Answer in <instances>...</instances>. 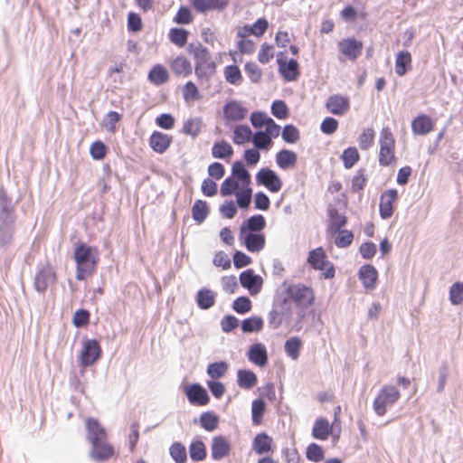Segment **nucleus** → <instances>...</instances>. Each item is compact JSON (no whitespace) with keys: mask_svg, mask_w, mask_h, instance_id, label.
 <instances>
[{"mask_svg":"<svg viewBox=\"0 0 463 463\" xmlns=\"http://www.w3.org/2000/svg\"><path fill=\"white\" fill-rule=\"evenodd\" d=\"M239 279L241 287L246 288L251 296H256L262 288L263 279L260 275L255 274L252 269L242 271Z\"/></svg>","mask_w":463,"mask_h":463,"instance_id":"nucleus-12","label":"nucleus"},{"mask_svg":"<svg viewBox=\"0 0 463 463\" xmlns=\"http://www.w3.org/2000/svg\"><path fill=\"white\" fill-rule=\"evenodd\" d=\"M212 458L214 460H220L228 456L231 451V445L225 437L219 435L212 439Z\"/></svg>","mask_w":463,"mask_h":463,"instance_id":"nucleus-24","label":"nucleus"},{"mask_svg":"<svg viewBox=\"0 0 463 463\" xmlns=\"http://www.w3.org/2000/svg\"><path fill=\"white\" fill-rule=\"evenodd\" d=\"M169 455L175 463H185L187 461V452L184 445L179 441H175L169 448Z\"/></svg>","mask_w":463,"mask_h":463,"instance_id":"nucleus-47","label":"nucleus"},{"mask_svg":"<svg viewBox=\"0 0 463 463\" xmlns=\"http://www.w3.org/2000/svg\"><path fill=\"white\" fill-rule=\"evenodd\" d=\"M327 215L329 218L328 231L331 233L339 232L347 223V217L335 207L329 206L327 208Z\"/></svg>","mask_w":463,"mask_h":463,"instance_id":"nucleus-27","label":"nucleus"},{"mask_svg":"<svg viewBox=\"0 0 463 463\" xmlns=\"http://www.w3.org/2000/svg\"><path fill=\"white\" fill-rule=\"evenodd\" d=\"M411 55L407 51H401L397 53L395 61V72L399 76H403L411 69Z\"/></svg>","mask_w":463,"mask_h":463,"instance_id":"nucleus-40","label":"nucleus"},{"mask_svg":"<svg viewBox=\"0 0 463 463\" xmlns=\"http://www.w3.org/2000/svg\"><path fill=\"white\" fill-rule=\"evenodd\" d=\"M74 260L76 262V279L84 280L95 270L98 257L97 250L86 243H80L74 250Z\"/></svg>","mask_w":463,"mask_h":463,"instance_id":"nucleus-2","label":"nucleus"},{"mask_svg":"<svg viewBox=\"0 0 463 463\" xmlns=\"http://www.w3.org/2000/svg\"><path fill=\"white\" fill-rule=\"evenodd\" d=\"M258 383L257 375L249 369H240L237 371V384L240 388L250 390Z\"/></svg>","mask_w":463,"mask_h":463,"instance_id":"nucleus-33","label":"nucleus"},{"mask_svg":"<svg viewBox=\"0 0 463 463\" xmlns=\"http://www.w3.org/2000/svg\"><path fill=\"white\" fill-rule=\"evenodd\" d=\"M252 142L258 150H266L272 144V140L262 130L255 132Z\"/></svg>","mask_w":463,"mask_h":463,"instance_id":"nucleus-62","label":"nucleus"},{"mask_svg":"<svg viewBox=\"0 0 463 463\" xmlns=\"http://www.w3.org/2000/svg\"><path fill=\"white\" fill-rule=\"evenodd\" d=\"M293 317L291 303L287 298H277L268 315V321L270 327L277 329L282 324L289 325Z\"/></svg>","mask_w":463,"mask_h":463,"instance_id":"nucleus-3","label":"nucleus"},{"mask_svg":"<svg viewBox=\"0 0 463 463\" xmlns=\"http://www.w3.org/2000/svg\"><path fill=\"white\" fill-rule=\"evenodd\" d=\"M229 364L225 361L213 362L208 364L206 373L212 379L222 378L228 371Z\"/></svg>","mask_w":463,"mask_h":463,"instance_id":"nucleus-46","label":"nucleus"},{"mask_svg":"<svg viewBox=\"0 0 463 463\" xmlns=\"http://www.w3.org/2000/svg\"><path fill=\"white\" fill-rule=\"evenodd\" d=\"M244 71L253 83H258L262 76L260 68L254 61H249L244 65Z\"/></svg>","mask_w":463,"mask_h":463,"instance_id":"nucleus-64","label":"nucleus"},{"mask_svg":"<svg viewBox=\"0 0 463 463\" xmlns=\"http://www.w3.org/2000/svg\"><path fill=\"white\" fill-rule=\"evenodd\" d=\"M307 262L309 265L317 270L326 271L323 273L325 279H333L335 274L334 265L327 260L324 250L319 247L309 251Z\"/></svg>","mask_w":463,"mask_h":463,"instance_id":"nucleus-7","label":"nucleus"},{"mask_svg":"<svg viewBox=\"0 0 463 463\" xmlns=\"http://www.w3.org/2000/svg\"><path fill=\"white\" fill-rule=\"evenodd\" d=\"M306 458L309 461L320 462L325 458V452L320 445L313 442L307 448Z\"/></svg>","mask_w":463,"mask_h":463,"instance_id":"nucleus-57","label":"nucleus"},{"mask_svg":"<svg viewBox=\"0 0 463 463\" xmlns=\"http://www.w3.org/2000/svg\"><path fill=\"white\" fill-rule=\"evenodd\" d=\"M282 139L288 144H295L300 138L299 130L293 124H287L284 126L281 132Z\"/></svg>","mask_w":463,"mask_h":463,"instance_id":"nucleus-54","label":"nucleus"},{"mask_svg":"<svg viewBox=\"0 0 463 463\" xmlns=\"http://www.w3.org/2000/svg\"><path fill=\"white\" fill-rule=\"evenodd\" d=\"M171 69L177 76L188 77L193 71L191 62L183 56H177L171 64Z\"/></svg>","mask_w":463,"mask_h":463,"instance_id":"nucleus-38","label":"nucleus"},{"mask_svg":"<svg viewBox=\"0 0 463 463\" xmlns=\"http://www.w3.org/2000/svg\"><path fill=\"white\" fill-rule=\"evenodd\" d=\"M231 176L239 181L242 186H248L250 184V174L241 160L232 164Z\"/></svg>","mask_w":463,"mask_h":463,"instance_id":"nucleus-34","label":"nucleus"},{"mask_svg":"<svg viewBox=\"0 0 463 463\" xmlns=\"http://www.w3.org/2000/svg\"><path fill=\"white\" fill-rule=\"evenodd\" d=\"M202 120L199 118L187 119L183 126V132L195 137L201 131Z\"/></svg>","mask_w":463,"mask_h":463,"instance_id":"nucleus-59","label":"nucleus"},{"mask_svg":"<svg viewBox=\"0 0 463 463\" xmlns=\"http://www.w3.org/2000/svg\"><path fill=\"white\" fill-rule=\"evenodd\" d=\"M379 143V164L382 166H388L395 160V141L389 128H383L381 130Z\"/></svg>","mask_w":463,"mask_h":463,"instance_id":"nucleus-5","label":"nucleus"},{"mask_svg":"<svg viewBox=\"0 0 463 463\" xmlns=\"http://www.w3.org/2000/svg\"><path fill=\"white\" fill-rule=\"evenodd\" d=\"M256 182L265 186L271 193H278L282 187V181L279 175L269 167L260 168L256 174Z\"/></svg>","mask_w":463,"mask_h":463,"instance_id":"nucleus-9","label":"nucleus"},{"mask_svg":"<svg viewBox=\"0 0 463 463\" xmlns=\"http://www.w3.org/2000/svg\"><path fill=\"white\" fill-rule=\"evenodd\" d=\"M277 62L279 65V71L287 81L296 80L299 75L298 62L297 60L291 58L288 61L284 57L281 52L278 54Z\"/></svg>","mask_w":463,"mask_h":463,"instance_id":"nucleus-13","label":"nucleus"},{"mask_svg":"<svg viewBox=\"0 0 463 463\" xmlns=\"http://www.w3.org/2000/svg\"><path fill=\"white\" fill-rule=\"evenodd\" d=\"M449 300L452 305H459L463 302V283L456 282L449 289Z\"/></svg>","mask_w":463,"mask_h":463,"instance_id":"nucleus-63","label":"nucleus"},{"mask_svg":"<svg viewBox=\"0 0 463 463\" xmlns=\"http://www.w3.org/2000/svg\"><path fill=\"white\" fill-rule=\"evenodd\" d=\"M331 432V426L329 422L325 418H318L316 420L313 429H312V436L313 438L320 440H325L328 438Z\"/></svg>","mask_w":463,"mask_h":463,"instance_id":"nucleus-39","label":"nucleus"},{"mask_svg":"<svg viewBox=\"0 0 463 463\" xmlns=\"http://www.w3.org/2000/svg\"><path fill=\"white\" fill-rule=\"evenodd\" d=\"M185 395L193 405L204 406L208 404L210 396L206 389L200 383H194L185 388Z\"/></svg>","mask_w":463,"mask_h":463,"instance_id":"nucleus-15","label":"nucleus"},{"mask_svg":"<svg viewBox=\"0 0 463 463\" xmlns=\"http://www.w3.org/2000/svg\"><path fill=\"white\" fill-rule=\"evenodd\" d=\"M220 418L213 411H207L201 413L199 419H194L193 422H199L200 426L206 431L212 432L218 428Z\"/></svg>","mask_w":463,"mask_h":463,"instance_id":"nucleus-32","label":"nucleus"},{"mask_svg":"<svg viewBox=\"0 0 463 463\" xmlns=\"http://www.w3.org/2000/svg\"><path fill=\"white\" fill-rule=\"evenodd\" d=\"M216 294L207 288L199 289L195 296L197 307L203 310H208L215 304Z\"/></svg>","mask_w":463,"mask_h":463,"instance_id":"nucleus-31","label":"nucleus"},{"mask_svg":"<svg viewBox=\"0 0 463 463\" xmlns=\"http://www.w3.org/2000/svg\"><path fill=\"white\" fill-rule=\"evenodd\" d=\"M271 114L279 119H284L288 115V109L285 101L277 99L270 106Z\"/></svg>","mask_w":463,"mask_h":463,"instance_id":"nucleus-61","label":"nucleus"},{"mask_svg":"<svg viewBox=\"0 0 463 463\" xmlns=\"http://www.w3.org/2000/svg\"><path fill=\"white\" fill-rule=\"evenodd\" d=\"M235 196L238 206L241 209L247 210L251 202L252 189L249 185L243 186L242 189H240L239 192L236 193Z\"/></svg>","mask_w":463,"mask_h":463,"instance_id":"nucleus-50","label":"nucleus"},{"mask_svg":"<svg viewBox=\"0 0 463 463\" xmlns=\"http://www.w3.org/2000/svg\"><path fill=\"white\" fill-rule=\"evenodd\" d=\"M233 142L237 145L249 142L251 138V129L247 125H240L234 128Z\"/></svg>","mask_w":463,"mask_h":463,"instance_id":"nucleus-52","label":"nucleus"},{"mask_svg":"<svg viewBox=\"0 0 463 463\" xmlns=\"http://www.w3.org/2000/svg\"><path fill=\"white\" fill-rule=\"evenodd\" d=\"M188 31L184 28L175 27L169 31V40L178 47H183L187 43Z\"/></svg>","mask_w":463,"mask_h":463,"instance_id":"nucleus-49","label":"nucleus"},{"mask_svg":"<svg viewBox=\"0 0 463 463\" xmlns=\"http://www.w3.org/2000/svg\"><path fill=\"white\" fill-rule=\"evenodd\" d=\"M247 357L250 362L259 367H264L269 362L268 351L264 344L254 343L250 345L247 352Z\"/></svg>","mask_w":463,"mask_h":463,"instance_id":"nucleus-20","label":"nucleus"},{"mask_svg":"<svg viewBox=\"0 0 463 463\" xmlns=\"http://www.w3.org/2000/svg\"><path fill=\"white\" fill-rule=\"evenodd\" d=\"M101 347L98 340H84L82 350L80 354L81 366L89 367L94 364L101 356Z\"/></svg>","mask_w":463,"mask_h":463,"instance_id":"nucleus-8","label":"nucleus"},{"mask_svg":"<svg viewBox=\"0 0 463 463\" xmlns=\"http://www.w3.org/2000/svg\"><path fill=\"white\" fill-rule=\"evenodd\" d=\"M239 181L232 176H228L221 184L220 194L222 196H231L239 192Z\"/></svg>","mask_w":463,"mask_h":463,"instance_id":"nucleus-53","label":"nucleus"},{"mask_svg":"<svg viewBox=\"0 0 463 463\" xmlns=\"http://www.w3.org/2000/svg\"><path fill=\"white\" fill-rule=\"evenodd\" d=\"M298 156L294 151L282 149L276 155V163L281 169H288L294 166L297 163Z\"/></svg>","mask_w":463,"mask_h":463,"instance_id":"nucleus-37","label":"nucleus"},{"mask_svg":"<svg viewBox=\"0 0 463 463\" xmlns=\"http://www.w3.org/2000/svg\"><path fill=\"white\" fill-rule=\"evenodd\" d=\"M339 47L345 56L354 61L363 50V43L355 38H347L339 43Z\"/></svg>","mask_w":463,"mask_h":463,"instance_id":"nucleus-23","label":"nucleus"},{"mask_svg":"<svg viewBox=\"0 0 463 463\" xmlns=\"http://www.w3.org/2000/svg\"><path fill=\"white\" fill-rule=\"evenodd\" d=\"M266 411V402L262 398H258L252 401L251 403V420L255 426L262 422L263 415Z\"/></svg>","mask_w":463,"mask_h":463,"instance_id":"nucleus-43","label":"nucleus"},{"mask_svg":"<svg viewBox=\"0 0 463 463\" xmlns=\"http://www.w3.org/2000/svg\"><path fill=\"white\" fill-rule=\"evenodd\" d=\"M233 155L232 146L226 141L221 140L213 144L212 147V156L217 159H227Z\"/></svg>","mask_w":463,"mask_h":463,"instance_id":"nucleus-41","label":"nucleus"},{"mask_svg":"<svg viewBox=\"0 0 463 463\" xmlns=\"http://www.w3.org/2000/svg\"><path fill=\"white\" fill-rule=\"evenodd\" d=\"M187 51L193 54L195 63L204 62L205 61L210 60L208 49L201 43H190L187 47Z\"/></svg>","mask_w":463,"mask_h":463,"instance_id":"nucleus-48","label":"nucleus"},{"mask_svg":"<svg viewBox=\"0 0 463 463\" xmlns=\"http://www.w3.org/2000/svg\"><path fill=\"white\" fill-rule=\"evenodd\" d=\"M224 77L227 82L233 85H237L242 79L240 68L234 64L225 67Z\"/></svg>","mask_w":463,"mask_h":463,"instance_id":"nucleus-58","label":"nucleus"},{"mask_svg":"<svg viewBox=\"0 0 463 463\" xmlns=\"http://www.w3.org/2000/svg\"><path fill=\"white\" fill-rule=\"evenodd\" d=\"M400 392L395 386H383L373 400V411L377 416H383L387 411V408L393 406L400 399Z\"/></svg>","mask_w":463,"mask_h":463,"instance_id":"nucleus-4","label":"nucleus"},{"mask_svg":"<svg viewBox=\"0 0 463 463\" xmlns=\"http://www.w3.org/2000/svg\"><path fill=\"white\" fill-rule=\"evenodd\" d=\"M326 107L330 113L341 116L349 110L350 101L347 97L335 94L327 98Z\"/></svg>","mask_w":463,"mask_h":463,"instance_id":"nucleus-21","label":"nucleus"},{"mask_svg":"<svg viewBox=\"0 0 463 463\" xmlns=\"http://www.w3.org/2000/svg\"><path fill=\"white\" fill-rule=\"evenodd\" d=\"M209 214V207L205 201L196 200L192 207V217L198 222L202 223Z\"/></svg>","mask_w":463,"mask_h":463,"instance_id":"nucleus-45","label":"nucleus"},{"mask_svg":"<svg viewBox=\"0 0 463 463\" xmlns=\"http://www.w3.org/2000/svg\"><path fill=\"white\" fill-rule=\"evenodd\" d=\"M15 203L4 187H0V248L8 250L14 241L16 231Z\"/></svg>","mask_w":463,"mask_h":463,"instance_id":"nucleus-1","label":"nucleus"},{"mask_svg":"<svg viewBox=\"0 0 463 463\" xmlns=\"http://www.w3.org/2000/svg\"><path fill=\"white\" fill-rule=\"evenodd\" d=\"M91 450L89 452V457L95 462H104L112 457L115 449L111 444L107 440L91 444Z\"/></svg>","mask_w":463,"mask_h":463,"instance_id":"nucleus-18","label":"nucleus"},{"mask_svg":"<svg viewBox=\"0 0 463 463\" xmlns=\"http://www.w3.org/2000/svg\"><path fill=\"white\" fill-rule=\"evenodd\" d=\"M216 71L215 62L213 61H205L204 62L195 63L194 72L201 81H208Z\"/></svg>","mask_w":463,"mask_h":463,"instance_id":"nucleus-35","label":"nucleus"},{"mask_svg":"<svg viewBox=\"0 0 463 463\" xmlns=\"http://www.w3.org/2000/svg\"><path fill=\"white\" fill-rule=\"evenodd\" d=\"M252 308L251 300L245 296L238 297L232 303V309L240 315L250 312Z\"/></svg>","mask_w":463,"mask_h":463,"instance_id":"nucleus-56","label":"nucleus"},{"mask_svg":"<svg viewBox=\"0 0 463 463\" xmlns=\"http://www.w3.org/2000/svg\"><path fill=\"white\" fill-rule=\"evenodd\" d=\"M172 137L159 132L154 131L149 137V145L153 151L163 154L171 145Z\"/></svg>","mask_w":463,"mask_h":463,"instance_id":"nucleus-26","label":"nucleus"},{"mask_svg":"<svg viewBox=\"0 0 463 463\" xmlns=\"http://www.w3.org/2000/svg\"><path fill=\"white\" fill-rule=\"evenodd\" d=\"M266 220L262 214H254L245 220L240 226V232H262Z\"/></svg>","mask_w":463,"mask_h":463,"instance_id":"nucleus-28","label":"nucleus"},{"mask_svg":"<svg viewBox=\"0 0 463 463\" xmlns=\"http://www.w3.org/2000/svg\"><path fill=\"white\" fill-rule=\"evenodd\" d=\"M272 438L266 432L258 433L252 442V449L258 455H264L273 452Z\"/></svg>","mask_w":463,"mask_h":463,"instance_id":"nucleus-29","label":"nucleus"},{"mask_svg":"<svg viewBox=\"0 0 463 463\" xmlns=\"http://www.w3.org/2000/svg\"><path fill=\"white\" fill-rule=\"evenodd\" d=\"M247 113V108L237 100H229L223 106V118L226 123L242 120Z\"/></svg>","mask_w":463,"mask_h":463,"instance_id":"nucleus-16","label":"nucleus"},{"mask_svg":"<svg viewBox=\"0 0 463 463\" xmlns=\"http://www.w3.org/2000/svg\"><path fill=\"white\" fill-rule=\"evenodd\" d=\"M286 292L288 298L293 300L301 308H307L313 304L315 299L312 288L301 283L289 285Z\"/></svg>","mask_w":463,"mask_h":463,"instance_id":"nucleus-6","label":"nucleus"},{"mask_svg":"<svg viewBox=\"0 0 463 463\" xmlns=\"http://www.w3.org/2000/svg\"><path fill=\"white\" fill-rule=\"evenodd\" d=\"M85 428L86 439L90 444L107 440V431L97 419L91 417L86 419Z\"/></svg>","mask_w":463,"mask_h":463,"instance_id":"nucleus-14","label":"nucleus"},{"mask_svg":"<svg viewBox=\"0 0 463 463\" xmlns=\"http://www.w3.org/2000/svg\"><path fill=\"white\" fill-rule=\"evenodd\" d=\"M189 455L193 461H203L206 458L207 449L205 444L201 439H195L189 445Z\"/></svg>","mask_w":463,"mask_h":463,"instance_id":"nucleus-42","label":"nucleus"},{"mask_svg":"<svg viewBox=\"0 0 463 463\" xmlns=\"http://www.w3.org/2000/svg\"><path fill=\"white\" fill-rule=\"evenodd\" d=\"M239 241L248 251L252 253L261 251L266 244L263 232H239Z\"/></svg>","mask_w":463,"mask_h":463,"instance_id":"nucleus-10","label":"nucleus"},{"mask_svg":"<svg viewBox=\"0 0 463 463\" xmlns=\"http://www.w3.org/2000/svg\"><path fill=\"white\" fill-rule=\"evenodd\" d=\"M335 233H338L337 237L335 239V244L336 247L347 248L352 244L354 241V233L351 231L341 229Z\"/></svg>","mask_w":463,"mask_h":463,"instance_id":"nucleus-60","label":"nucleus"},{"mask_svg":"<svg viewBox=\"0 0 463 463\" xmlns=\"http://www.w3.org/2000/svg\"><path fill=\"white\" fill-rule=\"evenodd\" d=\"M433 129V122L430 116L421 114L411 122V130L416 135L425 136Z\"/></svg>","mask_w":463,"mask_h":463,"instance_id":"nucleus-30","label":"nucleus"},{"mask_svg":"<svg viewBox=\"0 0 463 463\" xmlns=\"http://www.w3.org/2000/svg\"><path fill=\"white\" fill-rule=\"evenodd\" d=\"M359 153L358 150L354 147L350 146L345 148L341 156V159L343 160L344 166L346 169H349L354 165V164L359 160Z\"/></svg>","mask_w":463,"mask_h":463,"instance_id":"nucleus-55","label":"nucleus"},{"mask_svg":"<svg viewBox=\"0 0 463 463\" xmlns=\"http://www.w3.org/2000/svg\"><path fill=\"white\" fill-rule=\"evenodd\" d=\"M194 8L202 14L210 10L222 11L229 4L228 0H190Z\"/></svg>","mask_w":463,"mask_h":463,"instance_id":"nucleus-25","label":"nucleus"},{"mask_svg":"<svg viewBox=\"0 0 463 463\" xmlns=\"http://www.w3.org/2000/svg\"><path fill=\"white\" fill-rule=\"evenodd\" d=\"M147 79L152 84L160 86L168 80L169 74L165 66L161 64H156L149 71Z\"/></svg>","mask_w":463,"mask_h":463,"instance_id":"nucleus-36","label":"nucleus"},{"mask_svg":"<svg viewBox=\"0 0 463 463\" xmlns=\"http://www.w3.org/2000/svg\"><path fill=\"white\" fill-rule=\"evenodd\" d=\"M398 199V191L389 189L384 191L380 197L379 213L382 219L387 220L393 213V203Z\"/></svg>","mask_w":463,"mask_h":463,"instance_id":"nucleus-17","label":"nucleus"},{"mask_svg":"<svg viewBox=\"0 0 463 463\" xmlns=\"http://www.w3.org/2000/svg\"><path fill=\"white\" fill-rule=\"evenodd\" d=\"M269 27V22L266 18H258L252 24H245L240 27L237 31V36L240 38H245L248 35H254L256 37H261Z\"/></svg>","mask_w":463,"mask_h":463,"instance_id":"nucleus-19","label":"nucleus"},{"mask_svg":"<svg viewBox=\"0 0 463 463\" xmlns=\"http://www.w3.org/2000/svg\"><path fill=\"white\" fill-rule=\"evenodd\" d=\"M302 345V342L299 337L294 336L288 338L284 345V349L287 354L293 360H296L299 356V350Z\"/></svg>","mask_w":463,"mask_h":463,"instance_id":"nucleus-51","label":"nucleus"},{"mask_svg":"<svg viewBox=\"0 0 463 463\" xmlns=\"http://www.w3.org/2000/svg\"><path fill=\"white\" fill-rule=\"evenodd\" d=\"M56 281V274L53 269L47 265L40 269L33 280L34 289L40 293L44 294L49 286L52 285Z\"/></svg>","mask_w":463,"mask_h":463,"instance_id":"nucleus-11","label":"nucleus"},{"mask_svg":"<svg viewBox=\"0 0 463 463\" xmlns=\"http://www.w3.org/2000/svg\"><path fill=\"white\" fill-rule=\"evenodd\" d=\"M358 279L366 289H373L378 279L377 269L371 264H364L358 270Z\"/></svg>","mask_w":463,"mask_h":463,"instance_id":"nucleus-22","label":"nucleus"},{"mask_svg":"<svg viewBox=\"0 0 463 463\" xmlns=\"http://www.w3.org/2000/svg\"><path fill=\"white\" fill-rule=\"evenodd\" d=\"M263 319L258 316L247 317L241 321V328L243 333L260 332L263 328Z\"/></svg>","mask_w":463,"mask_h":463,"instance_id":"nucleus-44","label":"nucleus"}]
</instances>
